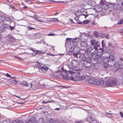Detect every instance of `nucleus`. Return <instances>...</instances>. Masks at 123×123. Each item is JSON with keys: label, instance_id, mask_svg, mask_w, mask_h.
<instances>
[{"label": "nucleus", "instance_id": "38", "mask_svg": "<svg viewBox=\"0 0 123 123\" xmlns=\"http://www.w3.org/2000/svg\"><path fill=\"white\" fill-rule=\"evenodd\" d=\"M5 31V29L2 28H0V32H4Z\"/></svg>", "mask_w": 123, "mask_h": 123}, {"label": "nucleus", "instance_id": "27", "mask_svg": "<svg viewBox=\"0 0 123 123\" xmlns=\"http://www.w3.org/2000/svg\"><path fill=\"white\" fill-rule=\"evenodd\" d=\"M91 116H88L86 118V120L88 122H90L91 121Z\"/></svg>", "mask_w": 123, "mask_h": 123}, {"label": "nucleus", "instance_id": "47", "mask_svg": "<svg viewBox=\"0 0 123 123\" xmlns=\"http://www.w3.org/2000/svg\"><path fill=\"white\" fill-rule=\"evenodd\" d=\"M109 36V34L108 33H107L106 34H105V37L106 38H108Z\"/></svg>", "mask_w": 123, "mask_h": 123}, {"label": "nucleus", "instance_id": "49", "mask_svg": "<svg viewBox=\"0 0 123 123\" xmlns=\"http://www.w3.org/2000/svg\"><path fill=\"white\" fill-rule=\"evenodd\" d=\"M119 65L120 66V68H123V63L122 64H119Z\"/></svg>", "mask_w": 123, "mask_h": 123}, {"label": "nucleus", "instance_id": "24", "mask_svg": "<svg viewBox=\"0 0 123 123\" xmlns=\"http://www.w3.org/2000/svg\"><path fill=\"white\" fill-rule=\"evenodd\" d=\"M2 26L4 28L7 29L9 28L8 25L5 24H3L2 25Z\"/></svg>", "mask_w": 123, "mask_h": 123}, {"label": "nucleus", "instance_id": "10", "mask_svg": "<svg viewBox=\"0 0 123 123\" xmlns=\"http://www.w3.org/2000/svg\"><path fill=\"white\" fill-rule=\"evenodd\" d=\"M92 50L93 49L91 47L88 49L87 50L88 52H89V53H88V55L87 54V55H88V57L89 58H92L95 56V55L92 52L91 53Z\"/></svg>", "mask_w": 123, "mask_h": 123}, {"label": "nucleus", "instance_id": "53", "mask_svg": "<svg viewBox=\"0 0 123 123\" xmlns=\"http://www.w3.org/2000/svg\"><path fill=\"white\" fill-rule=\"evenodd\" d=\"M60 108H56L55 109V110L57 111H59L60 110Z\"/></svg>", "mask_w": 123, "mask_h": 123}, {"label": "nucleus", "instance_id": "8", "mask_svg": "<svg viewBox=\"0 0 123 123\" xmlns=\"http://www.w3.org/2000/svg\"><path fill=\"white\" fill-rule=\"evenodd\" d=\"M91 43L92 45L94 46V48L95 49H96L97 47H99L100 45V43L99 42L95 41L93 39L91 40Z\"/></svg>", "mask_w": 123, "mask_h": 123}, {"label": "nucleus", "instance_id": "59", "mask_svg": "<svg viewBox=\"0 0 123 123\" xmlns=\"http://www.w3.org/2000/svg\"><path fill=\"white\" fill-rule=\"evenodd\" d=\"M32 49H30L32 51H33V52H34V51H35V50H34L33 49V48H32Z\"/></svg>", "mask_w": 123, "mask_h": 123}, {"label": "nucleus", "instance_id": "18", "mask_svg": "<svg viewBox=\"0 0 123 123\" xmlns=\"http://www.w3.org/2000/svg\"><path fill=\"white\" fill-rule=\"evenodd\" d=\"M41 69L42 71L44 72H45L48 69V67L45 66H43L41 67Z\"/></svg>", "mask_w": 123, "mask_h": 123}, {"label": "nucleus", "instance_id": "3", "mask_svg": "<svg viewBox=\"0 0 123 123\" xmlns=\"http://www.w3.org/2000/svg\"><path fill=\"white\" fill-rule=\"evenodd\" d=\"M73 43V42L71 41L68 43V47L69 48V51L70 52L73 51L74 53V54H78L81 53L80 51L82 50H80V48L77 45H74Z\"/></svg>", "mask_w": 123, "mask_h": 123}, {"label": "nucleus", "instance_id": "37", "mask_svg": "<svg viewBox=\"0 0 123 123\" xmlns=\"http://www.w3.org/2000/svg\"><path fill=\"white\" fill-rule=\"evenodd\" d=\"M5 75H6V76L9 78H13V77H11L10 75L8 73H7L6 74H4Z\"/></svg>", "mask_w": 123, "mask_h": 123}, {"label": "nucleus", "instance_id": "33", "mask_svg": "<svg viewBox=\"0 0 123 123\" xmlns=\"http://www.w3.org/2000/svg\"><path fill=\"white\" fill-rule=\"evenodd\" d=\"M52 101L51 100H48L47 101H43L42 102V103H45V104H47L49 103H50L51 102H52Z\"/></svg>", "mask_w": 123, "mask_h": 123}, {"label": "nucleus", "instance_id": "54", "mask_svg": "<svg viewBox=\"0 0 123 123\" xmlns=\"http://www.w3.org/2000/svg\"><path fill=\"white\" fill-rule=\"evenodd\" d=\"M88 23V21L85 20L84 22V24H87Z\"/></svg>", "mask_w": 123, "mask_h": 123}, {"label": "nucleus", "instance_id": "52", "mask_svg": "<svg viewBox=\"0 0 123 123\" xmlns=\"http://www.w3.org/2000/svg\"><path fill=\"white\" fill-rule=\"evenodd\" d=\"M37 20L39 22H44L42 20H39V19H37Z\"/></svg>", "mask_w": 123, "mask_h": 123}, {"label": "nucleus", "instance_id": "34", "mask_svg": "<svg viewBox=\"0 0 123 123\" xmlns=\"http://www.w3.org/2000/svg\"><path fill=\"white\" fill-rule=\"evenodd\" d=\"M2 123H11V122L8 120H3L2 121Z\"/></svg>", "mask_w": 123, "mask_h": 123}, {"label": "nucleus", "instance_id": "50", "mask_svg": "<svg viewBox=\"0 0 123 123\" xmlns=\"http://www.w3.org/2000/svg\"><path fill=\"white\" fill-rule=\"evenodd\" d=\"M120 114L121 117H123V114L122 113V112H120Z\"/></svg>", "mask_w": 123, "mask_h": 123}, {"label": "nucleus", "instance_id": "42", "mask_svg": "<svg viewBox=\"0 0 123 123\" xmlns=\"http://www.w3.org/2000/svg\"><path fill=\"white\" fill-rule=\"evenodd\" d=\"M104 41L103 40H102L101 42V43L102 44V46L103 47H104L105 46V45L103 43Z\"/></svg>", "mask_w": 123, "mask_h": 123}, {"label": "nucleus", "instance_id": "12", "mask_svg": "<svg viewBox=\"0 0 123 123\" xmlns=\"http://www.w3.org/2000/svg\"><path fill=\"white\" fill-rule=\"evenodd\" d=\"M94 8L96 12H101L102 10V8L100 6L98 5H96L95 6Z\"/></svg>", "mask_w": 123, "mask_h": 123}, {"label": "nucleus", "instance_id": "61", "mask_svg": "<svg viewBox=\"0 0 123 123\" xmlns=\"http://www.w3.org/2000/svg\"><path fill=\"white\" fill-rule=\"evenodd\" d=\"M108 46H109V47H111V44L110 43H109L108 44Z\"/></svg>", "mask_w": 123, "mask_h": 123}, {"label": "nucleus", "instance_id": "2", "mask_svg": "<svg viewBox=\"0 0 123 123\" xmlns=\"http://www.w3.org/2000/svg\"><path fill=\"white\" fill-rule=\"evenodd\" d=\"M81 63L80 61H79L75 60H72L70 63L68 65H67L69 70L71 71H75L81 73V68H80L78 67L80 66Z\"/></svg>", "mask_w": 123, "mask_h": 123}, {"label": "nucleus", "instance_id": "5", "mask_svg": "<svg viewBox=\"0 0 123 123\" xmlns=\"http://www.w3.org/2000/svg\"><path fill=\"white\" fill-rule=\"evenodd\" d=\"M71 41L73 42L74 45H77L76 44L77 43H79V41H80V40L78 38H75L74 39L67 38L66 39V43L68 45V43Z\"/></svg>", "mask_w": 123, "mask_h": 123}, {"label": "nucleus", "instance_id": "44", "mask_svg": "<svg viewBox=\"0 0 123 123\" xmlns=\"http://www.w3.org/2000/svg\"><path fill=\"white\" fill-rule=\"evenodd\" d=\"M58 123H66V122L65 121H58Z\"/></svg>", "mask_w": 123, "mask_h": 123}, {"label": "nucleus", "instance_id": "46", "mask_svg": "<svg viewBox=\"0 0 123 123\" xmlns=\"http://www.w3.org/2000/svg\"><path fill=\"white\" fill-rule=\"evenodd\" d=\"M53 3H58L61 2H60L59 1H54V0H52L51 1Z\"/></svg>", "mask_w": 123, "mask_h": 123}, {"label": "nucleus", "instance_id": "17", "mask_svg": "<svg viewBox=\"0 0 123 123\" xmlns=\"http://www.w3.org/2000/svg\"><path fill=\"white\" fill-rule=\"evenodd\" d=\"M5 16H0V23H3L4 22L5 20Z\"/></svg>", "mask_w": 123, "mask_h": 123}, {"label": "nucleus", "instance_id": "29", "mask_svg": "<svg viewBox=\"0 0 123 123\" xmlns=\"http://www.w3.org/2000/svg\"><path fill=\"white\" fill-rule=\"evenodd\" d=\"M94 80L93 79H90L88 81V83L91 84H93V82Z\"/></svg>", "mask_w": 123, "mask_h": 123}, {"label": "nucleus", "instance_id": "9", "mask_svg": "<svg viewBox=\"0 0 123 123\" xmlns=\"http://www.w3.org/2000/svg\"><path fill=\"white\" fill-rule=\"evenodd\" d=\"M88 37V34H87L84 33H83L81 34L80 37V41L86 40L87 39Z\"/></svg>", "mask_w": 123, "mask_h": 123}, {"label": "nucleus", "instance_id": "20", "mask_svg": "<svg viewBox=\"0 0 123 123\" xmlns=\"http://www.w3.org/2000/svg\"><path fill=\"white\" fill-rule=\"evenodd\" d=\"M105 85L106 86H111V81H105Z\"/></svg>", "mask_w": 123, "mask_h": 123}, {"label": "nucleus", "instance_id": "25", "mask_svg": "<svg viewBox=\"0 0 123 123\" xmlns=\"http://www.w3.org/2000/svg\"><path fill=\"white\" fill-rule=\"evenodd\" d=\"M35 51H34V52L36 54H43L44 53H42L41 51L39 50H35Z\"/></svg>", "mask_w": 123, "mask_h": 123}, {"label": "nucleus", "instance_id": "48", "mask_svg": "<svg viewBox=\"0 0 123 123\" xmlns=\"http://www.w3.org/2000/svg\"><path fill=\"white\" fill-rule=\"evenodd\" d=\"M18 123H24L22 120H18Z\"/></svg>", "mask_w": 123, "mask_h": 123}, {"label": "nucleus", "instance_id": "36", "mask_svg": "<svg viewBox=\"0 0 123 123\" xmlns=\"http://www.w3.org/2000/svg\"><path fill=\"white\" fill-rule=\"evenodd\" d=\"M95 49L93 51V52H92L95 55L97 54V49Z\"/></svg>", "mask_w": 123, "mask_h": 123}, {"label": "nucleus", "instance_id": "64", "mask_svg": "<svg viewBox=\"0 0 123 123\" xmlns=\"http://www.w3.org/2000/svg\"><path fill=\"white\" fill-rule=\"evenodd\" d=\"M122 85H123V76L122 77Z\"/></svg>", "mask_w": 123, "mask_h": 123}, {"label": "nucleus", "instance_id": "11", "mask_svg": "<svg viewBox=\"0 0 123 123\" xmlns=\"http://www.w3.org/2000/svg\"><path fill=\"white\" fill-rule=\"evenodd\" d=\"M80 44L81 46L83 47H86L88 46L87 42L85 40L80 41Z\"/></svg>", "mask_w": 123, "mask_h": 123}, {"label": "nucleus", "instance_id": "39", "mask_svg": "<svg viewBox=\"0 0 123 123\" xmlns=\"http://www.w3.org/2000/svg\"><path fill=\"white\" fill-rule=\"evenodd\" d=\"M52 20L53 22H55L56 21H58V18H54L52 19Z\"/></svg>", "mask_w": 123, "mask_h": 123}, {"label": "nucleus", "instance_id": "15", "mask_svg": "<svg viewBox=\"0 0 123 123\" xmlns=\"http://www.w3.org/2000/svg\"><path fill=\"white\" fill-rule=\"evenodd\" d=\"M111 81V85H118L119 84L117 83V81H116V79L114 78L112 79Z\"/></svg>", "mask_w": 123, "mask_h": 123}, {"label": "nucleus", "instance_id": "41", "mask_svg": "<svg viewBox=\"0 0 123 123\" xmlns=\"http://www.w3.org/2000/svg\"><path fill=\"white\" fill-rule=\"evenodd\" d=\"M35 29L34 28L32 27H29L27 28V29L29 30H31Z\"/></svg>", "mask_w": 123, "mask_h": 123}, {"label": "nucleus", "instance_id": "57", "mask_svg": "<svg viewBox=\"0 0 123 123\" xmlns=\"http://www.w3.org/2000/svg\"><path fill=\"white\" fill-rule=\"evenodd\" d=\"M18 59L19 60H22V59L21 58H20V57H17Z\"/></svg>", "mask_w": 123, "mask_h": 123}, {"label": "nucleus", "instance_id": "16", "mask_svg": "<svg viewBox=\"0 0 123 123\" xmlns=\"http://www.w3.org/2000/svg\"><path fill=\"white\" fill-rule=\"evenodd\" d=\"M82 14V12L80 10L77 11L74 13V14L77 16H79L81 15Z\"/></svg>", "mask_w": 123, "mask_h": 123}, {"label": "nucleus", "instance_id": "62", "mask_svg": "<svg viewBox=\"0 0 123 123\" xmlns=\"http://www.w3.org/2000/svg\"><path fill=\"white\" fill-rule=\"evenodd\" d=\"M2 36L0 34V40L2 39Z\"/></svg>", "mask_w": 123, "mask_h": 123}, {"label": "nucleus", "instance_id": "4", "mask_svg": "<svg viewBox=\"0 0 123 123\" xmlns=\"http://www.w3.org/2000/svg\"><path fill=\"white\" fill-rule=\"evenodd\" d=\"M115 61V57L111 55L110 56V60L108 63V65H104V68L106 70L109 71L110 70V66H112L114 65Z\"/></svg>", "mask_w": 123, "mask_h": 123}, {"label": "nucleus", "instance_id": "63", "mask_svg": "<svg viewBox=\"0 0 123 123\" xmlns=\"http://www.w3.org/2000/svg\"><path fill=\"white\" fill-rule=\"evenodd\" d=\"M31 121V120H30L29 121H28L27 122H26L25 123H29V122Z\"/></svg>", "mask_w": 123, "mask_h": 123}, {"label": "nucleus", "instance_id": "55", "mask_svg": "<svg viewBox=\"0 0 123 123\" xmlns=\"http://www.w3.org/2000/svg\"><path fill=\"white\" fill-rule=\"evenodd\" d=\"M93 123H98V122L97 121L95 120L94 121H93Z\"/></svg>", "mask_w": 123, "mask_h": 123}, {"label": "nucleus", "instance_id": "35", "mask_svg": "<svg viewBox=\"0 0 123 123\" xmlns=\"http://www.w3.org/2000/svg\"><path fill=\"white\" fill-rule=\"evenodd\" d=\"M47 35L48 36H55L56 34L53 33H51L48 34Z\"/></svg>", "mask_w": 123, "mask_h": 123}, {"label": "nucleus", "instance_id": "32", "mask_svg": "<svg viewBox=\"0 0 123 123\" xmlns=\"http://www.w3.org/2000/svg\"><path fill=\"white\" fill-rule=\"evenodd\" d=\"M123 23V20L122 19H121L118 22V25L122 24Z\"/></svg>", "mask_w": 123, "mask_h": 123}, {"label": "nucleus", "instance_id": "56", "mask_svg": "<svg viewBox=\"0 0 123 123\" xmlns=\"http://www.w3.org/2000/svg\"><path fill=\"white\" fill-rule=\"evenodd\" d=\"M109 115L108 116L109 117H111L112 116V114L110 113L109 114V115Z\"/></svg>", "mask_w": 123, "mask_h": 123}, {"label": "nucleus", "instance_id": "58", "mask_svg": "<svg viewBox=\"0 0 123 123\" xmlns=\"http://www.w3.org/2000/svg\"><path fill=\"white\" fill-rule=\"evenodd\" d=\"M11 123H18V121L17 122L16 121H15L12 122V123L11 122Z\"/></svg>", "mask_w": 123, "mask_h": 123}, {"label": "nucleus", "instance_id": "13", "mask_svg": "<svg viewBox=\"0 0 123 123\" xmlns=\"http://www.w3.org/2000/svg\"><path fill=\"white\" fill-rule=\"evenodd\" d=\"M87 4L91 6V7L95 6H96V3L93 0H89L87 3Z\"/></svg>", "mask_w": 123, "mask_h": 123}, {"label": "nucleus", "instance_id": "22", "mask_svg": "<svg viewBox=\"0 0 123 123\" xmlns=\"http://www.w3.org/2000/svg\"><path fill=\"white\" fill-rule=\"evenodd\" d=\"M5 19L6 21H9L11 22L12 21V18L10 17H5Z\"/></svg>", "mask_w": 123, "mask_h": 123}, {"label": "nucleus", "instance_id": "60", "mask_svg": "<svg viewBox=\"0 0 123 123\" xmlns=\"http://www.w3.org/2000/svg\"><path fill=\"white\" fill-rule=\"evenodd\" d=\"M95 120L93 118H92L91 117V121H94Z\"/></svg>", "mask_w": 123, "mask_h": 123}, {"label": "nucleus", "instance_id": "26", "mask_svg": "<svg viewBox=\"0 0 123 123\" xmlns=\"http://www.w3.org/2000/svg\"><path fill=\"white\" fill-rule=\"evenodd\" d=\"M13 26H12L11 25H10L9 29L11 30H13L14 28L15 27V24L14 23H13Z\"/></svg>", "mask_w": 123, "mask_h": 123}, {"label": "nucleus", "instance_id": "23", "mask_svg": "<svg viewBox=\"0 0 123 123\" xmlns=\"http://www.w3.org/2000/svg\"><path fill=\"white\" fill-rule=\"evenodd\" d=\"M20 84L25 86H28L29 83H27V82L25 81L23 82L22 83H21Z\"/></svg>", "mask_w": 123, "mask_h": 123}, {"label": "nucleus", "instance_id": "43", "mask_svg": "<svg viewBox=\"0 0 123 123\" xmlns=\"http://www.w3.org/2000/svg\"><path fill=\"white\" fill-rule=\"evenodd\" d=\"M99 13L100 15H101L102 16H103L105 15V13L104 12H103L102 13H101L100 12H99Z\"/></svg>", "mask_w": 123, "mask_h": 123}, {"label": "nucleus", "instance_id": "51", "mask_svg": "<svg viewBox=\"0 0 123 123\" xmlns=\"http://www.w3.org/2000/svg\"><path fill=\"white\" fill-rule=\"evenodd\" d=\"M82 122L81 121H76V123H81Z\"/></svg>", "mask_w": 123, "mask_h": 123}, {"label": "nucleus", "instance_id": "40", "mask_svg": "<svg viewBox=\"0 0 123 123\" xmlns=\"http://www.w3.org/2000/svg\"><path fill=\"white\" fill-rule=\"evenodd\" d=\"M14 96H15V97H18V98L20 99H21V100H23V99H25V98H21L19 96H17L16 95H14Z\"/></svg>", "mask_w": 123, "mask_h": 123}, {"label": "nucleus", "instance_id": "31", "mask_svg": "<svg viewBox=\"0 0 123 123\" xmlns=\"http://www.w3.org/2000/svg\"><path fill=\"white\" fill-rule=\"evenodd\" d=\"M49 122H50V123H58V121L57 120L54 121H53L52 120H50Z\"/></svg>", "mask_w": 123, "mask_h": 123}, {"label": "nucleus", "instance_id": "45", "mask_svg": "<svg viewBox=\"0 0 123 123\" xmlns=\"http://www.w3.org/2000/svg\"><path fill=\"white\" fill-rule=\"evenodd\" d=\"M29 87H32L33 88V87L32 84L31 83H30L29 86Z\"/></svg>", "mask_w": 123, "mask_h": 123}, {"label": "nucleus", "instance_id": "6", "mask_svg": "<svg viewBox=\"0 0 123 123\" xmlns=\"http://www.w3.org/2000/svg\"><path fill=\"white\" fill-rule=\"evenodd\" d=\"M93 84L95 85H99L103 87L105 86L104 81L101 80H94Z\"/></svg>", "mask_w": 123, "mask_h": 123}, {"label": "nucleus", "instance_id": "14", "mask_svg": "<svg viewBox=\"0 0 123 123\" xmlns=\"http://www.w3.org/2000/svg\"><path fill=\"white\" fill-rule=\"evenodd\" d=\"M110 60V56L109 57H107L104 58L103 60L104 63L105 64V65H108V63Z\"/></svg>", "mask_w": 123, "mask_h": 123}, {"label": "nucleus", "instance_id": "28", "mask_svg": "<svg viewBox=\"0 0 123 123\" xmlns=\"http://www.w3.org/2000/svg\"><path fill=\"white\" fill-rule=\"evenodd\" d=\"M93 34L94 36L96 38H98V33L96 31H94L93 33Z\"/></svg>", "mask_w": 123, "mask_h": 123}, {"label": "nucleus", "instance_id": "21", "mask_svg": "<svg viewBox=\"0 0 123 123\" xmlns=\"http://www.w3.org/2000/svg\"><path fill=\"white\" fill-rule=\"evenodd\" d=\"M84 79L85 80L88 81L90 79V77L89 76L86 75L84 76Z\"/></svg>", "mask_w": 123, "mask_h": 123}, {"label": "nucleus", "instance_id": "7", "mask_svg": "<svg viewBox=\"0 0 123 123\" xmlns=\"http://www.w3.org/2000/svg\"><path fill=\"white\" fill-rule=\"evenodd\" d=\"M73 55L75 57H79L80 58L83 60L84 61H87V59L85 55L83 54H81V53L78 54H73Z\"/></svg>", "mask_w": 123, "mask_h": 123}, {"label": "nucleus", "instance_id": "30", "mask_svg": "<svg viewBox=\"0 0 123 123\" xmlns=\"http://www.w3.org/2000/svg\"><path fill=\"white\" fill-rule=\"evenodd\" d=\"M85 11H84L83 12H82V15L83 16H85V18L86 19V17L88 16L87 15V12L85 11V14H84V13Z\"/></svg>", "mask_w": 123, "mask_h": 123}, {"label": "nucleus", "instance_id": "1", "mask_svg": "<svg viewBox=\"0 0 123 123\" xmlns=\"http://www.w3.org/2000/svg\"><path fill=\"white\" fill-rule=\"evenodd\" d=\"M61 70L62 71L59 75L66 77L68 78V79L73 80H78L83 78V76L82 75H81L80 72L75 71H71L70 70L67 72L66 70L64 69L63 67H62Z\"/></svg>", "mask_w": 123, "mask_h": 123}, {"label": "nucleus", "instance_id": "19", "mask_svg": "<svg viewBox=\"0 0 123 123\" xmlns=\"http://www.w3.org/2000/svg\"><path fill=\"white\" fill-rule=\"evenodd\" d=\"M37 123H44V120L43 118H39L37 122Z\"/></svg>", "mask_w": 123, "mask_h": 123}]
</instances>
